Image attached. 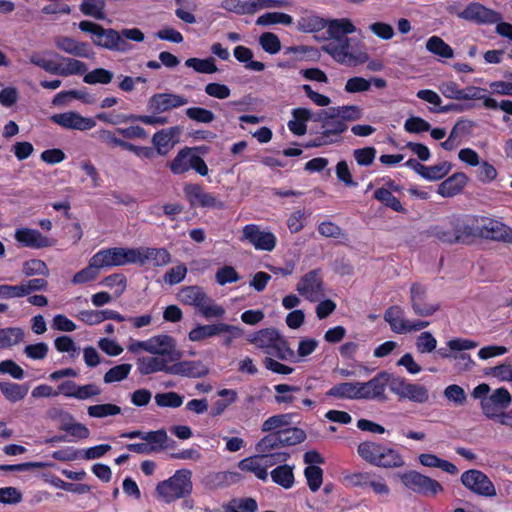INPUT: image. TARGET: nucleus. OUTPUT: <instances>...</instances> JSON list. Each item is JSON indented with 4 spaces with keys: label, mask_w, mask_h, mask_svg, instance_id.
I'll list each match as a JSON object with an SVG mask.
<instances>
[{
    "label": "nucleus",
    "mask_w": 512,
    "mask_h": 512,
    "mask_svg": "<svg viewBox=\"0 0 512 512\" xmlns=\"http://www.w3.org/2000/svg\"><path fill=\"white\" fill-rule=\"evenodd\" d=\"M296 290L306 300L318 301L324 295L321 269H313L304 274L297 283Z\"/></svg>",
    "instance_id": "4468645a"
},
{
    "label": "nucleus",
    "mask_w": 512,
    "mask_h": 512,
    "mask_svg": "<svg viewBox=\"0 0 512 512\" xmlns=\"http://www.w3.org/2000/svg\"><path fill=\"white\" fill-rule=\"evenodd\" d=\"M143 440L145 442L127 444L126 448L130 452L149 455L161 451L168 440V436L164 429H160L147 432Z\"/></svg>",
    "instance_id": "f3484780"
},
{
    "label": "nucleus",
    "mask_w": 512,
    "mask_h": 512,
    "mask_svg": "<svg viewBox=\"0 0 512 512\" xmlns=\"http://www.w3.org/2000/svg\"><path fill=\"white\" fill-rule=\"evenodd\" d=\"M512 403V396L504 388H497L490 396L481 400V408L486 417L495 420L500 410L508 408Z\"/></svg>",
    "instance_id": "dca6fc26"
},
{
    "label": "nucleus",
    "mask_w": 512,
    "mask_h": 512,
    "mask_svg": "<svg viewBox=\"0 0 512 512\" xmlns=\"http://www.w3.org/2000/svg\"><path fill=\"white\" fill-rule=\"evenodd\" d=\"M132 369L129 363H122L110 368L103 377L105 383L120 382L128 377Z\"/></svg>",
    "instance_id": "0e129e2a"
},
{
    "label": "nucleus",
    "mask_w": 512,
    "mask_h": 512,
    "mask_svg": "<svg viewBox=\"0 0 512 512\" xmlns=\"http://www.w3.org/2000/svg\"><path fill=\"white\" fill-rule=\"evenodd\" d=\"M50 120L65 129L87 131L96 126L92 117H84L76 111H67L54 114Z\"/></svg>",
    "instance_id": "aec40b11"
},
{
    "label": "nucleus",
    "mask_w": 512,
    "mask_h": 512,
    "mask_svg": "<svg viewBox=\"0 0 512 512\" xmlns=\"http://www.w3.org/2000/svg\"><path fill=\"white\" fill-rule=\"evenodd\" d=\"M344 481L350 487L370 488L378 497L387 498L390 495V488L386 480L374 471L351 473L344 477Z\"/></svg>",
    "instance_id": "0eeeda50"
},
{
    "label": "nucleus",
    "mask_w": 512,
    "mask_h": 512,
    "mask_svg": "<svg viewBox=\"0 0 512 512\" xmlns=\"http://www.w3.org/2000/svg\"><path fill=\"white\" fill-rule=\"evenodd\" d=\"M188 103V99L175 93H156L147 102V110L152 114H161Z\"/></svg>",
    "instance_id": "a211bd4d"
},
{
    "label": "nucleus",
    "mask_w": 512,
    "mask_h": 512,
    "mask_svg": "<svg viewBox=\"0 0 512 512\" xmlns=\"http://www.w3.org/2000/svg\"><path fill=\"white\" fill-rule=\"evenodd\" d=\"M373 198L385 207L392 209L398 213H406V209L401 204L400 200L396 198L389 189L380 187L377 188L373 193Z\"/></svg>",
    "instance_id": "a18cd8bd"
},
{
    "label": "nucleus",
    "mask_w": 512,
    "mask_h": 512,
    "mask_svg": "<svg viewBox=\"0 0 512 512\" xmlns=\"http://www.w3.org/2000/svg\"><path fill=\"white\" fill-rule=\"evenodd\" d=\"M325 28L329 38L328 42H340L356 31L355 25L348 18L329 20Z\"/></svg>",
    "instance_id": "c85d7f7f"
},
{
    "label": "nucleus",
    "mask_w": 512,
    "mask_h": 512,
    "mask_svg": "<svg viewBox=\"0 0 512 512\" xmlns=\"http://www.w3.org/2000/svg\"><path fill=\"white\" fill-rule=\"evenodd\" d=\"M418 460L422 466L429 468H439L450 475H456L459 471L455 464L432 453H421L418 456Z\"/></svg>",
    "instance_id": "e433bc0d"
},
{
    "label": "nucleus",
    "mask_w": 512,
    "mask_h": 512,
    "mask_svg": "<svg viewBox=\"0 0 512 512\" xmlns=\"http://www.w3.org/2000/svg\"><path fill=\"white\" fill-rule=\"evenodd\" d=\"M148 353L168 357L170 361H178L182 352L176 348L174 338L167 334L152 336L148 339Z\"/></svg>",
    "instance_id": "4be33fe9"
},
{
    "label": "nucleus",
    "mask_w": 512,
    "mask_h": 512,
    "mask_svg": "<svg viewBox=\"0 0 512 512\" xmlns=\"http://www.w3.org/2000/svg\"><path fill=\"white\" fill-rule=\"evenodd\" d=\"M326 396L339 399H359L358 382H342L331 387Z\"/></svg>",
    "instance_id": "37998d69"
},
{
    "label": "nucleus",
    "mask_w": 512,
    "mask_h": 512,
    "mask_svg": "<svg viewBox=\"0 0 512 512\" xmlns=\"http://www.w3.org/2000/svg\"><path fill=\"white\" fill-rule=\"evenodd\" d=\"M307 485L312 492H317L323 483V470L320 466L310 465L304 469Z\"/></svg>",
    "instance_id": "680f3d73"
},
{
    "label": "nucleus",
    "mask_w": 512,
    "mask_h": 512,
    "mask_svg": "<svg viewBox=\"0 0 512 512\" xmlns=\"http://www.w3.org/2000/svg\"><path fill=\"white\" fill-rule=\"evenodd\" d=\"M177 8L175 15L186 24H195L197 22L194 12L197 10V0H175Z\"/></svg>",
    "instance_id": "c03bdc74"
},
{
    "label": "nucleus",
    "mask_w": 512,
    "mask_h": 512,
    "mask_svg": "<svg viewBox=\"0 0 512 512\" xmlns=\"http://www.w3.org/2000/svg\"><path fill=\"white\" fill-rule=\"evenodd\" d=\"M171 365L170 375H179L188 378H201L208 374V368L200 360L174 361Z\"/></svg>",
    "instance_id": "bb28decb"
},
{
    "label": "nucleus",
    "mask_w": 512,
    "mask_h": 512,
    "mask_svg": "<svg viewBox=\"0 0 512 512\" xmlns=\"http://www.w3.org/2000/svg\"><path fill=\"white\" fill-rule=\"evenodd\" d=\"M105 5V0H83L80 4V11L86 16L104 20L106 18Z\"/></svg>",
    "instance_id": "8fccbe9b"
},
{
    "label": "nucleus",
    "mask_w": 512,
    "mask_h": 512,
    "mask_svg": "<svg viewBox=\"0 0 512 512\" xmlns=\"http://www.w3.org/2000/svg\"><path fill=\"white\" fill-rule=\"evenodd\" d=\"M272 481L284 489H290L295 483L293 466L288 464L278 465L270 472Z\"/></svg>",
    "instance_id": "ea45409f"
},
{
    "label": "nucleus",
    "mask_w": 512,
    "mask_h": 512,
    "mask_svg": "<svg viewBox=\"0 0 512 512\" xmlns=\"http://www.w3.org/2000/svg\"><path fill=\"white\" fill-rule=\"evenodd\" d=\"M348 129L347 124L340 118H332L325 122L324 130L306 147H320L341 141V134Z\"/></svg>",
    "instance_id": "5701e85b"
},
{
    "label": "nucleus",
    "mask_w": 512,
    "mask_h": 512,
    "mask_svg": "<svg viewBox=\"0 0 512 512\" xmlns=\"http://www.w3.org/2000/svg\"><path fill=\"white\" fill-rule=\"evenodd\" d=\"M478 238L512 243V228L497 219L479 215Z\"/></svg>",
    "instance_id": "ddd939ff"
},
{
    "label": "nucleus",
    "mask_w": 512,
    "mask_h": 512,
    "mask_svg": "<svg viewBox=\"0 0 512 512\" xmlns=\"http://www.w3.org/2000/svg\"><path fill=\"white\" fill-rule=\"evenodd\" d=\"M55 45L61 51L82 58H91L94 53L87 42L77 41L72 37L59 36L55 39Z\"/></svg>",
    "instance_id": "a878e982"
},
{
    "label": "nucleus",
    "mask_w": 512,
    "mask_h": 512,
    "mask_svg": "<svg viewBox=\"0 0 512 512\" xmlns=\"http://www.w3.org/2000/svg\"><path fill=\"white\" fill-rule=\"evenodd\" d=\"M87 413L90 417L93 418H105L108 416H115L120 414L121 407L112 403L97 404L89 406Z\"/></svg>",
    "instance_id": "e2e57ef3"
},
{
    "label": "nucleus",
    "mask_w": 512,
    "mask_h": 512,
    "mask_svg": "<svg viewBox=\"0 0 512 512\" xmlns=\"http://www.w3.org/2000/svg\"><path fill=\"white\" fill-rule=\"evenodd\" d=\"M193 156L194 153H192V149H189L188 146L180 149L176 156L168 164L170 171L174 175H181L188 172L192 167L190 166V163Z\"/></svg>",
    "instance_id": "4c0bfd02"
},
{
    "label": "nucleus",
    "mask_w": 512,
    "mask_h": 512,
    "mask_svg": "<svg viewBox=\"0 0 512 512\" xmlns=\"http://www.w3.org/2000/svg\"><path fill=\"white\" fill-rule=\"evenodd\" d=\"M388 372L381 371L367 382H358L359 399L386 400Z\"/></svg>",
    "instance_id": "412c9836"
},
{
    "label": "nucleus",
    "mask_w": 512,
    "mask_h": 512,
    "mask_svg": "<svg viewBox=\"0 0 512 512\" xmlns=\"http://www.w3.org/2000/svg\"><path fill=\"white\" fill-rule=\"evenodd\" d=\"M398 478L405 488L423 497H435L443 491L441 483L416 470L399 473Z\"/></svg>",
    "instance_id": "423d86ee"
},
{
    "label": "nucleus",
    "mask_w": 512,
    "mask_h": 512,
    "mask_svg": "<svg viewBox=\"0 0 512 512\" xmlns=\"http://www.w3.org/2000/svg\"><path fill=\"white\" fill-rule=\"evenodd\" d=\"M184 195L191 207L223 209L224 203L213 193L205 191L201 184L186 183L183 187Z\"/></svg>",
    "instance_id": "f8f14e48"
},
{
    "label": "nucleus",
    "mask_w": 512,
    "mask_h": 512,
    "mask_svg": "<svg viewBox=\"0 0 512 512\" xmlns=\"http://www.w3.org/2000/svg\"><path fill=\"white\" fill-rule=\"evenodd\" d=\"M427 288L423 284L413 283L410 287V302L415 315L428 317L435 314L440 309L439 303H430L427 301Z\"/></svg>",
    "instance_id": "2eb2a0df"
},
{
    "label": "nucleus",
    "mask_w": 512,
    "mask_h": 512,
    "mask_svg": "<svg viewBox=\"0 0 512 512\" xmlns=\"http://www.w3.org/2000/svg\"><path fill=\"white\" fill-rule=\"evenodd\" d=\"M385 321L390 325L393 332L397 334L409 333L410 321L403 318V310L400 306L389 307L384 314Z\"/></svg>",
    "instance_id": "72a5a7b5"
},
{
    "label": "nucleus",
    "mask_w": 512,
    "mask_h": 512,
    "mask_svg": "<svg viewBox=\"0 0 512 512\" xmlns=\"http://www.w3.org/2000/svg\"><path fill=\"white\" fill-rule=\"evenodd\" d=\"M265 352L282 361H290L293 363L299 362V359L296 357V353L289 346L288 341L281 335H279L278 340L275 341L272 348Z\"/></svg>",
    "instance_id": "58836bf2"
},
{
    "label": "nucleus",
    "mask_w": 512,
    "mask_h": 512,
    "mask_svg": "<svg viewBox=\"0 0 512 512\" xmlns=\"http://www.w3.org/2000/svg\"><path fill=\"white\" fill-rule=\"evenodd\" d=\"M241 242L247 241L256 250L271 252L277 245V237L269 230H261L257 224H247L242 228Z\"/></svg>",
    "instance_id": "9d476101"
},
{
    "label": "nucleus",
    "mask_w": 512,
    "mask_h": 512,
    "mask_svg": "<svg viewBox=\"0 0 512 512\" xmlns=\"http://www.w3.org/2000/svg\"><path fill=\"white\" fill-rule=\"evenodd\" d=\"M193 490L192 472L189 469H179L170 478L159 482L156 492L166 503L191 495Z\"/></svg>",
    "instance_id": "20e7f679"
},
{
    "label": "nucleus",
    "mask_w": 512,
    "mask_h": 512,
    "mask_svg": "<svg viewBox=\"0 0 512 512\" xmlns=\"http://www.w3.org/2000/svg\"><path fill=\"white\" fill-rule=\"evenodd\" d=\"M327 25V20L317 15L308 14L301 16L297 23L299 31L304 33H313L323 30Z\"/></svg>",
    "instance_id": "49530a36"
},
{
    "label": "nucleus",
    "mask_w": 512,
    "mask_h": 512,
    "mask_svg": "<svg viewBox=\"0 0 512 512\" xmlns=\"http://www.w3.org/2000/svg\"><path fill=\"white\" fill-rule=\"evenodd\" d=\"M24 332L18 327L0 329V348H8L23 340Z\"/></svg>",
    "instance_id": "13d9d810"
},
{
    "label": "nucleus",
    "mask_w": 512,
    "mask_h": 512,
    "mask_svg": "<svg viewBox=\"0 0 512 512\" xmlns=\"http://www.w3.org/2000/svg\"><path fill=\"white\" fill-rule=\"evenodd\" d=\"M137 254L138 251L135 248L113 247L101 249L95 253L93 257L94 262H97L98 267L101 269L105 267L136 264L137 260H139L136 258Z\"/></svg>",
    "instance_id": "6e6552de"
},
{
    "label": "nucleus",
    "mask_w": 512,
    "mask_h": 512,
    "mask_svg": "<svg viewBox=\"0 0 512 512\" xmlns=\"http://www.w3.org/2000/svg\"><path fill=\"white\" fill-rule=\"evenodd\" d=\"M220 334L219 323L197 325L188 333V338L192 342H200L207 338Z\"/></svg>",
    "instance_id": "603ef678"
},
{
    "label": "nucleus",
    "mask_w": 512,
    "mask_h": 512,
    "mask_svg": "<svg viewBox=\"0 0 512 512\" xmlns=\"http://www.w3.org/2000/svg\"><path fill=\"white\" fill-rule=\"evenodd\" d=\"M458 244H471L479 234V215H453L450 217Z\"/></svg>",
    "instance_id": "1a4fd4ad"
},
{
    "label": "nucleus",
    "mask_w": 512,
    "mask_h": 512,
    "mask_svg": "<svg viewBox=\"0 0 512 512\" xmlns=\"http://www.w3.org/2000/svg\"><path fill=\"white\" fill-rule=\"evenodd\" d=\"M284 447L282 445L281 435L278 431L268 433L265 435L255 446V449L258 453H265L270 451L278 450L279 448Z\"/></svg>",
    "instance_id": "6e6d98bb"
},
{
    "label": "nucleus",
    "mask_w": 512,
    "mask_h": 512,
    "mask_svg": "<svg viewBox=\"0 0 512 512\" xmlns=\"http://www.w3.org/2000/svg\"><path fill=\"white\" fill-rule=\"evenodd\" d=\"M0 391L7 401L16 403L23 400L29 391L28 384H19L10 381H0Z\"/></svg>",
    "instance_id": "c9c22d12"
},
{
    "label": "nucleus",
    "mask_w": 512,
    "mask_h": 512,
    "mask_svg": "<svg viewBox=\"0 0 512 512\" xmlns=\"http://www.w3.org/2000/svg\"><path fill=\"white\" fill-rule=\"evenodd\" d=\"M279 335V332L274 328H264L250 334L247 340L256 347L266 351L272 348Z\"/></svg>",
    "instance_id": "f704fd0d"
},
{
    "label": "nucleus",
    "mask_w": 512,
    "mask_h": 512,
    "mask_svg": "<svg viewBox=\"0 0 512 512\" xmlns=\"http://www.w3.org/2000/svg\"><path fill=\"white\" fill-rule=\"evenodd\" d=\"M337 63L356 67L368 61L364 43L357 37H348L340 42H327L321 47Z\"/></svg>",
    "instance_id": "f257e3e1"
},
{
    "label": "nucleus",
    "mask_w": 512,
    "mask_h": 512,
    "mask_svg": "<svg viewBox=\"0 0 512 512\" xmlns=\"http://www.w3.org/2000/svg\"><path fill=\"white\" fill-rule=\"evenodd\" d=\"M49 416L51 418L64 417L65 419H68L69 422H63L60 425V430L67 432L74 438L86 439L90 435L89 429L84 424L73 422V416L62 409H53L49 411Z\"/></svg>",
    "instance_id": "cd10ccee"
},
{
    "label": "nucleus",
    "mask_w": 512,
    "mask_h": 512,
    "mask_svg": "<svg viewBox=\"0 0 512 512\" xmlns=\"http://www.w3.org/2000/svg\"><path fill=\"white\" fill-rule=\"evenodd\" d=\"M14 238L21 247L43 249L52 247L55 240L43 235L39 230L22 227L15 231Z\"/></svg>",
    "instance_id": "6ab92c4d"
},
{
    "label": "nucleus",
    "mask_w": 512,
    "mask_h": 512,
    "mask_svg": "<svg viewBox=\"0 0 512 512\" xmlns=\"http://www.w3.org/2000/svg\"><path fill=\"white\" fill-rule=\"evenodd\" d=\"M451 168V163L448 161L426 166V170H423L422 177L429 181H437L444 178L450 172Z\"/></svg>",
    "instance_id": "338daca9"
},
{
    "label": "nucleus",
    "mask_w": 512,
    "mask_h": 512,
    "mask_svg": "<svg viewBox=\"0 0 512 512\" xmlns=\"http://www.w3.org/2000/svg\"><path fill=\"white\" fill-rule=\"evenodd\" d=\"M22 272L26 277L35 275L48 276L49 269L47 264L41 259H30L23 263Z\"/></svg>",
    "instance_id": "69168bd1"
},
{
    "label": "nucleus",
    "mask_w": 512,
    "mask_h": 512,
    "mask_svg": "<svg viewBox=\"0 0 512 512\" xmlns=\"http://www.w3.org/2000/svg\"><path fill=\"white\" fill-rule=\"evenodd\" d=\"M217 395L223 399L216 400L213 403L210 409L211 417H218L222 415L231 404L236 402L238 398V394L234 389H221L217 392Z\"/></svg>",
    "instance_id": "a19ab883"
},
{
    "label": "nucleus",
    "mask_w": 512,
    "mask_h": 512,
    "mask_svg": "<svg viewBox=\"0 0 512 512\" xmlns=\"http://www.w3.org/2000/svg\"><path fill=\"white\" fill-rule=\"evenodd\" d=\"M259 44L261 48L271 54H277L281 50V42L279 37L272 32H264L259 37Z\"/></svg>",
    "instance_id": "774afa93"
},
{
    "label": "nucleus",
    "mask_w": 512,
    "mask_h": 512,
    "mask_svg": "<svg viewBox=\"0 0 512 512\" xmlns=\"http://www.w3.org/2000/svg\"><path fill=\"white\" fill-rule=\"evenodd\" d=\"M358 455L372 466L394 469L404 466L401 453L381 442L363 441L357 446Z\"/></svg>",
    "instance_id": "f03ea898"
},
{
    "label": "nucleus",
    "mask_w": 512,
    "mask_h": 512,
    "mask_svg": "<svg viewBox=\"0 0 512 512\" xmlns=\"http://www.w3.org/2000/svg\"><path fill=\"white\" fill-rule=\"evenodd\" d=\"M135 249L138 251L136 258L139 259L137 263L140 265L151 262L155 267H163L171 262V254L164 247H139Z\"/></svg>",
    "instance_id": "393cba45"
},
{
    "label": "nucleus",
    "mask_w": 512,
    "mask_h": 512,
    "mask_svg": "<svg viewBox=\"0 0 512 512\" xmlns=\"http://www.w3.org/2000/svg\"><path fill=\"white\" fill-rule=\"evenodd\" d=\"M65 65L59 63V76L67 77L70 75H85L87 66L84 62L74 58H62Z\"/></svg>",
    "instance_id": "bf43d9fd"
},
{
    "label": "nucleus",
    "mask_w": 512,
    "mask_h": 512,
    "mask_svg": "<svg viewBox=\"0 0 512 512\" xmlns=\"http://www.w3.org/2000/svg\"><path fill=\"white\" fill-rule=\"evenodd\" d=\"M462 92V100H482L485 108L492 110L498 109V102L494 98L485 95L484 92H486V89L482 87L471 85L462 88Z\"/></svg>",
    "instance_id": "79ce46f5"
},
{
    "label": "nucleus",
    "mask_w": 512,
    "mask_h": 512,
    "mask_svg": "<svg viewBox=\"0 0 512 512\" xmlns=\"http://www.w3.org/2000/svg\"><path fill=\"white\" fill-rule=\"evenodd\" d=\"M461 483L468 490L483 497H495L497 491L493 482L482 471L470 469L462 473Z\"/></svg>",
    "instance_id": "9b49d317"
},
{
    "label": "nucleus",
    "mask_w": 512,
    "mask_h": 512,
    "mask_svg": "<svg viewBox=\"0 0 512 512\" xmlns=\"http://www.w3.org/2000/svg\"><path fill=\"white\" fill-rule=\"evenodd\" d=\"M185 65L192 68L194 71L202 74H213L218 71V68L213 57L200 59L196 57L188 58Z\"/></svg>",
    "instance_id": "3c124183"
},
{
    "label": "nucleus",
    "mask_w": 512,
    "mask_h": 512,
    "mask_svg": "<svg viewBox=\"0 0 512 512\" xmlns=\"http://www.w3.org/2000/svg\"><path fill=\"white\" fill-rule=\"evenodd\" d=\"M238 467L241 471L253 473L260 480L265 481L268 477L267 466L260 463L256 457L242 459Z\"/></svg>",
    "instance_id": "09e8293b"
},
{
    "label": "nucleus",
    "mask_w": 512,
    "mask_h": 512,
    "mask_svg": "<svg viewBox=\"0 0 512 512\" xmlns=\"http://www.w3.org/2000/svg\"><path fill=\"white\" fill-rule=\"evenodd\" d=\"M293 18L289 14L283 12H267L259 16L256 24L259 26H270L275 24L291 25Z\"/></svg>",
    "instance_id": "4d7b16f0"
},
{
    "label": "nucleus",
    "mask_w": 512,
    "mask_h": 512,
    "mask_svg": "<svg viewBox=\"0 0 512 512\" xmlns=\"http://www.w3.org/2000/svg\"><path fill=\"white\" fill-rule=\"evenodd\" d=\"M279 433L284 447L300 444L306 439L305 431L298 427H287L279 430Z\"/></svg>",
    "instance_id": "052dcab7"
},
{
    "label": "nucleus",
    "mask_w": 512,
    "mask_h": 512,
    "mask_svg": "<svg viewBox=\"0 0 512 512\" xmlns=\"http://www.w3.org/2000/svg\"><path fill=\"white\" fill-rule=\"evenodd\" d=\"M178 299L184 304L199 309L205 318H220L225 314V309L217 304H211L208 297L200 286H186L178 293Z\"/></svg>",
    "instance_id": "39448f33"
},
{
    "label": "nucleus",
    "mask_w": 512,
    "mask_h": 512,
    "mask_svg": "<svg viewBox=\"0 0 512 512\" xmlns=\"http://www.w3.org/2000/svg\"><path fill=\"white\" fill-rule=\"evenodd\" d=\"M468 182V177L463 172H456L446 178L439 186H438V194L442 197H453L459 194L462 189L466 186Z\"/></svg>",
    "instance_id": "473e14b6"
},
{
    "label": "nucleus",
    "mask_w": 512,
    "mask_h": 512,
    "mask_svg": "<svg viewBox=\"0 0 512 512\" xmlns=\"http://www.w3.org/2000/svg\"><path fill=\"white\" fill-rule=\"evenodd\" d=\"M93 44L111 51L127 52L131 45L121 37L120 33L112 28L102 27Z\"/></svg>",
    "instance_id": "b1692460"
},
{
    "label": "nucleus",
    "mask_w": 512,
    "mask_h": 512,
    "mask_svg": "<svg viewBox=\"0 0 512 512\" xmlns=\"http://www.w3.org/2000/svg\"><path fill=\"white\" fill-rule=\"evenodd\" d=\"M273 388L276 392L274 400L277 404H292L295 401L293 393H297L301 390L299 386L284 383L274 385Z\"/></svg>",
    "instance_id": "5fc2aeb1"
},
{
    "label": "nucleus",
    "mask_w": 512,
    "mask_h": 512,
    "mask_svg": "<svg viewBox=\"0 0 512 512\" xmlns=\"http://www.w3.org/2000/svg\"><path fill=\"white\" fill-rule=\"evenodd\" d=\"M180 129L178 126L162 129L154 133L152 143L154 149L159 155H166L174 144V138L178 136Z\"/></svg>",
    "instance_id": "2f4dec72"
},
{
    "label": "nucleus",
    "mask_w": 512,
    "mask_h": 512,
    "mask_svg": "<svg viewBox=\"0 0 512 512\" xmlns=\"http://www.w3.org/2000/svg\"><path fill=\"white\" fill-rule=\"evenodd\" d=\"M171 362L168 357H142L137 361V366L140 374L150 375L157 372H165L170 375Z\"/></svg>",
    "instance_id": "c756f323"
},
{
    "label": "nucleus",
    "mask_w": 512,
    "mask_h": 512,
    "mask_svg": "<svg viewBox=\"0 0 512 512\" xmlns=\"http://www.w3.org/2000/svg\"><path fill=\"white\" fill-rule=\"evenodd\" d=\"M426 49L430 53L442 58H451L454 54L451 46L438 36H432L427 40Z\"/></svg>",
    "instance_id": "864d4df0"
},
{
    "label": "nucleus",
    "mask_w": 512,
    "mask_h": 512,
    "mask_svg": "<svg viewBox=\"0 0 512 512\" xmlns=\"http://www.w3.org/2000/svg\"><path fill=\"white\" fill-rule=\"evenodd\" d=\"M456 15L466 21L473 22L478 25L495 24L496 32L502 36L512 40V24L508 22H499L501 14L494 11L479 2L469 3L464 10L457 12Z\"/></svg>",
    "instance_id": "7ed1b4c3"
},
{
    "label": "nucleus",
    "mask_w": 512,
    "mask_h": 512,
    "mask_svg": "<svg viewBox=\"0 0 512 512\" xmlns=\"http://www.w3.org/2000/svg\"><path fill=\"white\" fill-rule=\"evenodd\" d=\"M421 235L428 238H435L443 244H458L456 234L449 218L446 224L430 226L427 230L423 231Z\"/></svg>",
    "instance_id": "7c9ffc66"
},
{
    "label": "nucleus",
    "mask_w": 512,
    "mask_h": 512,
    "mask_svg": "<svg viewBox=\"0 0 512 512\" xmlns=\"http://www.w3.org/2000/svg\"><path fill=\"white\" fill-rule=\"evenodd\" d=\"M99 270L100 267H98L97 262H94V257L92 256L88 262V266L75 273L71 282L75 285L92 282L98 277Z\"/></svg>",
    "instance_id": "de8ad7c7"
}]
</instances>
